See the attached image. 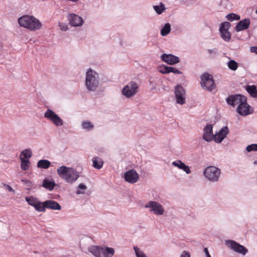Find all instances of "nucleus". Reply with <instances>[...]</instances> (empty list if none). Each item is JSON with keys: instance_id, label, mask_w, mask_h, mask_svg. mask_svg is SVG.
<instances>
[{"instance_id": "1", "label": "nucleus", "mask_w": 257, "mask_h": 257, "mask_svg": "<svg viewBox=\"0 0 257 257\" xmlns=\"http://www.w3.org/2000/svg\"><path fill=\"white\" fill-rule=\"evenodd\" d=\"M57 173L60 177L70 183H74L79 177L78 172L75 170L64 166L59 167Z\"/></svg>"}, {"instance_id": "2", "label": "nucleus", "mask_w": 257, "mask_h": 257, "mask_svg": "<svg viewBox=\"0 0 257 257\" xmlns=\"http://www.w3.org/2000/svg\"><path fill=\"white\" fill-rule=\"evenodd\" d=\"M18 23L21 27L27 28L31 31L39 30L42 24L39 20L34 16L25 15L18 19Z\"/></svg>"}, {"instance_id": "3", "label": "nucleus", "mask_w": 257, "mask_h": 257, "mask_svg": "<svg viewBox=\"0 0 257 257\" xmlns=\"http://www.w3.org/2000/svg\"><path fill=\"white\" fill-rule=\"evenodd\" d=\"M89 251L96 257H112L114 253L113 248L106 246H93Z\"/></svg>"}, {"instance_id": "4", "label": "nucleus", "mask_w": 257, "mask_h": 257, "mask_svg": "<svg viewBox=\"0 0 257 257\" xmlns=\"http://www.w3.org/2000/svg\"><path fill=\"white\" fill-rule=\"evenodd\" d=\"M98 74L95 71L89 69L86 72L85 83L89 90H94L98 84Z\"/></svg>"}, {"instance_id": "5", "label": "nucleus", "mask_w": 257, "mask_h": 257, "mask_svg": "<svg viewBox=\"0 0 257 257\" xmlns=\"http://www.w3.org/2000/svg\"><path fill=\"white\" fill-rule=\"evenodd\" d=\"M204 175L209 181L216 182L219 180L220 175V170L216 167L212 166H209L205 169Z\"/></svg>"}, {"instance_id": "6", "label": "nucleus", "mask_w": 257, "mask_h": 257, "mask_svg": "<svg viewBox=\"0 0 257 257\" xmlns=\"http://www.w3.org/2000/svg\"><path fill=\"white\" fill-rule=\"evenodd\" d=\"M201 85L204 89L211 91L215 87L213 76L208 73H204L201 76Z\"/></svg>"}, {"instance_id": "7", "label": "nucleus", "mask_w": 257, "mask_h": 257, "mask_svg": "<svg viewBox=\"0 0 257 257\" xmlns=\"http://www.w3.org/2000/svg\"><path fill=\"white\" fill-rule=\"evenodd\" d=\"M138 88L139 85L136 82L131 81L123 88L122 94L126 97H131L137 93Z\"/></svg>"}, {"instance_id": "8", "label": "nucleus", "mask_w": 257, "mask_h": 257, "mask_svg": "<svg viewBox=\"0 0 257 257\" xmlns=\"http://www.w3.org/2000/svg\"><path fill=\"white\" fill-rule=\"evenodd\" d=\"M246 101V97L240 94L231 95L226 98L227 103L233 106L237 105L240 106V104Z\"/></svg>"}, {"instance_id": "9", "label": "nucleus", "mask_w": 257, "mask_h": 257, "mask_svg": "<svg viewBox=\"0 0 257 257\" xmlns=\"http://www.w3.org/2000/svg\"><path fill=\"white\" fill-rule=\"evenodd\" d=\"M44 116L53 122L56 126H60L63 124L62 119L54 111L50 109H48L45 112Z\"/></svg>"}, {"instance_id": "10", "label": "nucleus", "mask_w": 257, "mask_h": 257, "mask_svg": "<svg viewBox=\"0 0 257 257\" xmlns=\"http://www.w3.org/2000/svg\"><path fill=\"white\" fill-rule=\"evenodd\" d=\"M44 116L53 122L56 126H60L63 124L62 119L54 111L50 109H48L45 112Z\"/></svg>"}, {"instance_id": "11", "label": "nucleus", "mask_w": 257, "mask_h": 257, "mask_svg": "<svg viewBox=\"0 0 257 257\" xmlns=\"http://www.w3.org/2000/svg\"><path fill=\"white\" fill-rule=\"evenodd\" d=\"M44 116L53 122L56 126H60L63 124L62 119L54 111L50 109H48L45 112Z\"/></svg>"}, {"instance_id": "12", "label": "nucleus", "mask_w": 257, "mask_h": 257, "mask_svg": "<svg viewBox=\"0 0 257 257\" xmlns=\"http://www.w3.org/2000/svg\"><path fill=\"white\" fill-rule=\"evenodd\" d=\"M230 27V24L225 22L221 24L219 28L221 37L226 42H229L231 39V35L228 31Z\"/></svg>"}, {"instance_id": "13", "label": "nucleus", "mask_w": 257, "mask_h": 257, "mask_svg": "<svg viewBox=\"0 0 257 257\" xmlns=\"http://www.w3.org/2000/svg\"><path fill=\"white\" fill-rule=\"evenodd\" d=\"M226 244L234 251L242 255H245L247 252L248 250L244 246L234 240H227L226 241Z\"/></svg>"}, {"instance_id": "14", "label": "nucleus", "mask_w": 257, "mask_h": 257, "mask_svg": "<svg viewBox=\"0 0 257 257\" xmlns=\"http://www.w3.org/2000/svg\"><path fill=\"white\" fill-rule=\"evenodd\" d=\"M175 97L178 103L183 104L186 102V92L184 88L178 85L175 87Z\"/></svg>"}, {"instance_id": "15", "label": "nucleus", "mask_w": 257, "mask_h": 257, "mask_svg": "<svg viewBox=\"0 0 257 257\" xmlns=\"http://www.w3.org/2000/svg\"><path fill=\"white\" fill-rule=\"evenodd\" d=\"M145 207L151 208V210L155 214L162 215L164 213V209L162 205L156 201H150L145 205Z\"/></svg>"}, {"instance_id": "16", "label": "nucleus", "mask_w": 257, "mask_h": 257, "mask_svg": "<svg viewBox=\"0 0 257 257\" xmlns=\"http://www.w3.org/2000/svg\"><path fill=\"white\" fill-rule=\"evenodd\" d=\"M139 175L137 172L134 170H131L126 172L124 175L125 180L130 183H135L138 180Z\"/></svg>"}, {"instance_id": "17", "label": "nucleus", "mask_w": 257, "mask_h": 257, "mask_svg": "<svg viewBox=\"0 0 257 257\" xmlns=\"http://www.w3.org/2000/svg\"><path fill=\"white\" fill-rule=\"evenodd\" d=\"M68 18L69 21V24L73 27L80 26L83 23L82 18L76 14H70Z\"/></svg>"}, {"instance_id": "18", "label": "nucleus", "mask_w": 257, "mask_h": 257, "mask_svg": "<svg viewBox=\"0 0 257 257\" xmlns=\"http://www.w3.org/2000/svg\"><path fill=\"white\" fill-rule=\"evenodd\" d=\"M162 60L169 65H174L179 62V58L172 54H163L161 56Z\"/></svg>"}, {"instance_id": "19", "label": "nucleus", "mask_w": 257, "mask_h": 257, "mask_svg": "<svg viewBox=\"0 0 257 257\" xmlns=\"http://www.w3.org/2000/svg\"><path fill=\"white\" fill-rule=\"evenodd\" d=\"M228 128L227 126L222 127L219 132L214 136V140L216 143H220L228 134Z\"/></svg>"}, {"instance_id": "20", "label": "nucleus", "mask_w": 257, "mask_h": 257, "mask_svg": "<svg viewBox=\"0 0 257 257\" xmlns=\"http://www.w3.org/2000/svg\"><path fill=\"white\" fill-rule=\"evenodd\" d=\"M237 112L240 115L245 116L252 113L250 110V106L246 102H243L240 104V106H238L236 109Z\"/></svg>"}, {"instance_id": "21", "label": "nucleus", "mask_w": 257, "mask_h": 257, "mask_svg": "<svg viewBox=\"0 0 257 257\" xmlns=\"http://www.w3.org/2000/svg\"><path fill=\"white\" fill-rule=\"evenodd\" d=\"M212 132V125L207 124L204 128L203 139L207 142H210L214 139V136Z\"/></svg>"}, {"instance_id": "22", "label": "nucleus", "mask_w": 257, "mask_h": 257, "mask_svg": "<svg viewBox=\"0 0 257 257\" xmlns=\"http://www.w3.org/2000/svg\"><path fill=\"white\" fill-rule=\"evenodd\" d=\"M250 24L249 19H245L240 21L235 26V29L236 31L239 32L248 28Z\"/></svg>"}, {"instance_id": "23", "label": "nucleus", "mask_w": 257, "mask_h": 257, "mask_svg": "<svg viewBox=\"0 0 257 257\" xmlns=\"http://www.w3.org/2000/svg\"><path fill=\"white\" fill-rule=\"evenodd\" d=\"M45 206L46 208L60 210L61 209V207L60 204L55 201L54 200H47L45 201Z\"/></svg>"}, {"instance_id": "24", "label": "nucleus", "mask_w": 257, "mask_h": 257, "mask_svg": "<svg viewBox=\"0 0 257 257\" xmlns=\"http://www.w3.org/2000/svg\"><path fill=\"white\" fill-rule=\"evenodd\" d=\"M172 165L180 169L183 170L187 174H189L191 172L189 167L180 160L173 162Z\"/></svg>"}, {"instance_id": "25", "label": "nucleus", "mask_w": 257, "mask_h": 257, "mask_svg": "<svg viewBox=\"0 0 257 257\" xmlns=\"http://www.w3.org/2000/svg\"><path fill=\"white\" fill-rule=\"evenodd\" d=\"M56 184L54 181H50L48 179H45L43 181L42 186L49 190H52Z\"/></svg>"}, {"instance_id": "26", "label": "nucleus", "mask_w": 257, "mask_h": 257, "mask_svg": "<svg viewBox=\"0 0 257 257\" xmlns=\"http://www.w3.org/2000/svg\"><path fill=\"white\" fill-rule=\"evenodd\" d=\"M93 167L97 169H100L102 168L103 161L101 158L98 157H94L92 159Z\"/></svg>"}, {"instance_id": "27", "label": "nucleus", "mask_w": 257, "mask_h": 257, "mask_svg": "<svg viewBox=\"0 0 257 257\" xmlns=\"http://www.w3.org/2000/svg\"><path fill=\"white\" fill-rule=\"evenodd\" d=\"M51 165L50 161L47 160H41L37 163V167L40 168L47 169Z\"/></svg>"}, {"instance_id": "28", "label": "nucleus", "mask_w": 257, "mask_h": 257, "mask_svg": "<svg viewBox=\"0 0 257 257\" xmlns=\"http://www.w3.org/2000/svg\"><path fill=\"white\" fill-rule=\"evenodd\" d=\"M246 90L252 97H256L257 96V89L254 85H247L246 87Z\"/></svg>"}, {"instance_id": "29", "label": "nucleus", "mask_w": 257, "mask_h": 257, "mask_svg": "<svg viewBox=\"0 0 257 257\" xmlns=\"http://www.w3.org/2000/svg\"><path fill=\"white\" fill-rule=\"evenodd\" d=\"M32 156V152L30 149H26L21 153L20 159L24 158L26 160H29Z\"/></svg>"}, {"instance_id": "30", "label": "nucleus", "mask_w": 257, "mask_h": 257, "mask_svg": "<svg viewBox=\"0 0 257 257\" xmlns=\"http://www.w3.org/2000/svg\"><path fill=\"white\" fill-rule=\"evenodd\" d=\"M35 209L39 212H45L46 207L45 206V202H41L39 201L37 202L35 206L34 207Z\"/></svg>"}, {"instance_id": "31", "label": "nucleus", "mask_w": 257, "mask_h": 257, "mask_svg": "<svg viewBox=\"0 0 257 257\" xmlns=\"http://www.w3.org/2000/svg\"><path fill=\"white\" fill-rule=\"evenodd\" d=\"M25 199L26 201L28 202V203L33 207L35 206V205L38 201L36 198H35L32 196L26 197L25 198Z\"/></svg>"}, {"instance_id": "32", "label": "nucleus", "mask_w": 257, "mask_h": 257, "mask_svg": "<svg viewBox=\"0 0 257 257\" xmlns=\"http://www.w3.org/2000/svg\"><path fill=\"white\" fill-rule=\"evenodd\" d=\"M21 168L23 170L26 171L29 168V160L24 159V158H21Z\"/></svg>"}, {"instance_id": "33", "label": "nucleus", "mask_w": 257, "mask_h": 257, "mask_svg": "<svg viewBox=\"0 0 257 257\" xmlns=\"http://www.w3.org/2000/svg\"><path fill=\"white\" fill-rule=\"evenodd\" d=\"M171 30L170 25L168 23L166 24L164 28L161 31V34L162 36H166L169 33Z\"/></svg>"}, {"instance_id": "34", "label": "nucleus", "mask_w": 257, "mask_h": 257, "mask_svg": "<svg viewBox=\"0 0 257 257\" xmlns=\"http://www.w3.org/2000/svg\"><path fill=\"white\" fill-rule=\"evenodd\" d=\"M226 18L228 21H232L233 20H239L240 19V16L234 13H230L228 14Z\"/></svg>"}, {"instance_id": "35", "label": "nucleus", "mask_w": 257, "mask_h": 257, "mask_svg": "<svg viewBox=\"0 0 257 257\" xmlns=\"http://www.w3.org/2000/svg\"><path fill=\"white\" fill-rule=\"evenodd\" d=\"M228 67L232 70H236L238 67L237 63L234 60H230L228 62Z\"/></svg>"}, {"instance_id": "36", "label": "nucleus", "mask_w": 257, "mask_h": 257, "mask_svg": "<svg viewBox=\"0 0 257 257\" xmlns=\"http://www.w3.org/2000/svg\"><path fill=\"white\" fill-rule=\"evenodd\" d=\"M82 126L83 128L88 130L93 128V125L88 121H84L82 124Z\"/></svg>"}, {"instance_id": "37", "label": "nucleus", "mask_w": 257, "mask_h": 257, "mask_svg": "<svg viewBox=\"0 0 257 257\" xmlns=\"http://www.w3.org/2000/svg\"><path fill=\"white\" fill-rule=\"evenodd\" d=\"M87 188V187L83 184L81 183L78 186L77 190L76 191V194L78 195L84 194V191H82V190H85Z\"/></svg>"}, {"instance_id": "38", "label": "nucleus", "mask_w": 257, "mask_h": 257, "mask_svg": "<svg viewBox=\"0 0 257 257\" xmlns=\"http://www.w3.org/2000/svg\"><path fill=\"white\" fill-rule=\"evenodd\" d=\"M154 9L158 14H162L165 9L164 6L163 4H161L160 6H154Z\"/></svg>"}, {"instance_id": "39", "label": "nucleus", "mask_w": 257, "mask_h": 257, "mask_svg": "<svg viewBox=\"0 0 257 257\" xmlns=\"http://www.w3.org/2000/svg\"><path fill=\"white\" fill-rule=\"evenodd\" d=\"M134 250L137 257H147V255L137 246H134Z\"/></svg>"}, {"instance_id": "40", "label": "nucleus", "mask_w": 257, "mask_h": 257, "mask_svg": "<svg viewBox=\"0 0 257 257\" xmlns=\"http://www.w3.org/2000/svg\"><path fill=\"white\" fill-rule=\"evenodd\" d=\"M170 66H161L160 67L159 71L162 74H167L169 73Z\"/></svg>"}, {"instance_id": "41", "label": "nucleus", "mask_w": 257, "mask_h": 257, "mask_svg": "<svg viewBox=\"0 0 257 257\" xmlns=\"http://www.w3.org/2000/svg\"><path fill=\"white\" fill-rule=\"evenodd\" d=\"M246 150L248 152L257 151V144H251L247 146L246 148Z\"/></svg>"}, {"instance_id": "42", "label": "nucleus", "mask_w": 257, "mask_h": 257, "mask_svg": "<svg viewBox=\"0 0 257 257\" xmlns=\"http://www.w3.org/2000/svg\"><path fill=\"white\" fill-rule=\"evenodd\" d=\"M171 72L174 73L175 74H181L182 73L180 70L177 69L176 68H175L170 66L169 73H171Z\"/></svg>"}, {"instance_id": "43", "label": "nucleus", "mask_w": 257, "mask_h": 257, "mask_svg": "<svg viewBox=\"0 0 257 257\" xmlns=\"http://www.w3.org/2000/svg\"><path fill=\"white\" fill-rule=\"evenodd\" d=\"M59 27H60V29L62 31H65L67 30V29H68L67 25H66L64 23H59Z\"/></svg>"}, {"instance_id": "44", "label": "nucleus", "mask_w": 257, "mask_h": 257, "mask_svg": "<svg viewBox=\"0 0 257 257\" xmlns=\"http://www.w3.org/2000/svg\"><path fill=\"white\" fill-rule=\"evenodd\" d=\"M21 181L27 185V187H31L33 186V184L31 181L28 180H21Z\"/></svg>"}, {"instance_id": "45", "label": "nucleus", "mask_w": 257, "mask_h": 257, "mask_svg": "<svg viewBox=\"0 0 257 257\" xmlns=\"http://www.w3.org/2000/svg\"><path fill=\"white\" fill-rule=\"evenodd\" d=\"M180 257H190V255L189 252L184 251L182 253Z\"/></svg>"}, {"instance_id": "46", "label": "nucleus", "mask_w": 257, "mask_h": 257, "mask_svg": "<svg viewBox=\"0 0 257 257\" xmlns=\"http://www.w3.org/2000/svg\"><path fill=\"white\" fill-rule=\"evenodd\" d=\"M250 51L257 54V47H251L250 48Z\"/></svg>"}, {"instance_id": "47", "label": "nucleus", "mask_w": 257, "mask_h": 257, "mask_svg": "<svg viewBox=\"0 0 257 257\" xmlns=\"http://www.w3.org/2000/svg\"><path fill=\"white\" fill-rule=\"evenodd\" d=\"M204 251L206 255V257H211V255H210L208 250L207 248H205L204 249Z\"/></svg>"}, {"instance_id": "48", "label": "nucleus", "mask_w": 257, "mask_h": 257, "mask_svg": "<svg viewBox=\"0 0 257 257\" xmlns=\"http://www.w3.org/2000/svg\"><path fill=\"white\" fill-rule=\"evenodd\" d=\"M7 187L10 192H14V189L10 186L7 185Z\"/></svg>"}, {"instance_id": "49", "label": "nucleus", "mask_w": 257, "mask_h": 257, "mask_svg": "<svg viewBox=\"0 0 257 257\" xmlns=\"http://www.w3.org/2000/svg\"><path fill=\"white\" fill-rule=\"evenodd\" d=\"M208 52L209 54H212V53H214V51L213 50H212L209 49V50H208Z\"/></svg>"}, {"instance_id": "50", "label": "nucleus", "mask_w": 257, "mask_h": 257, "mask_svg": "<svg viewBox=\"0 0 257 257\" xmlns=\"http://www.w3.org/2000/svg\"><path fill=\"white\" fill-rule=\"evenodd\" d=\"M255 13H256V14H257V10H256Z\"/></svg>"}]
</instances>
